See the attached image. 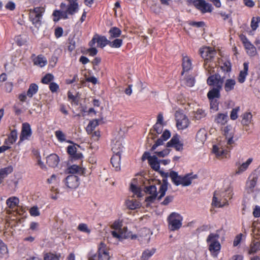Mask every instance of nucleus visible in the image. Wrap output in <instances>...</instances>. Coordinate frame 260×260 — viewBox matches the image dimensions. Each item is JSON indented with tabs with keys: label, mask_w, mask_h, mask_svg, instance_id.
<instances>
[{
	"label": "nucleus",
	"mask_w": 260,
	"mask_h": 260,
	"mask_svg": "<svg viewBox=\"0 0 260 260\" xmlns=\"http://www.w3.org/2000/svg\"><path fill=\"white\" fill-rule=\"evenodd\" d=\"M125 205L126 207L131 210H134L137 208H139L141 206V204L139 202L134 199L127 200L125 201Z\"/></svg>",
	"instance_id": "b1692460"
},
{
	"label": "nucleus",
	"mask_w": 260,
	"mask_h": 260,
	"mask_svg": "<svg viewBox=\"0 0 260 260\" xmlns=\"http://www.w3.org/2000/svg\"><path fill=\"white\" fill-rule=\"evenodd\" d=\"M212 151L218 158H223L224 157H226V155L228 153V151L217 145H214L213 146Z\"/></svg>",
	"instance_id": "5701e85b"
},
{
	"label": "nucleus",
	"mask_w": 260,
	"mask_h": 260,
	"mask_svg": "<svg viewBox=\"0 0 260 260\" xmlns=\"http://www.w3.org/2000/svg\"><path fill=\"white\" fill-rule=\"evenodd\" d=\"M66 184L70 188H76L79 184V178L75 175H69L66 179Z\"/></svg>",
	"instance_id": "2eb2a0df"
},
{
	"label": "nucleus",
	"mask_w": 260,
	"mask_h": 260,
	"mask_svg": "<svg viewBox=\"0 0 260 260\" xmlns=\"http://www.w3.org/2000/svg\"><path fill=\"white\" fill-rule=\"evenodd\" d=\"M84 171V169L75 165H72L68 168V172L71 174L78 173L79 174H83Z\"/></svg>",
	"instance_id": "f704fd0d"
},
{
	"label": "nucleus",
	"mask_w": 260,
	"mask_h": 260,
	"mask_svg": "<svg viewBox=\"0 0 260 260\" xmlns=\"http://www.w3.org/2000/svg\"><path fill=\"white\" fill-rule=\"evenodd\" d=\"M252 161V158H249L247 159V160L241 165L238 168V170L236 171V174H240L244 171H245L249 166V165L251 164Z\"/></svg>",
	"instance_id": "ea45409f"
},
{
	"label": "nucleus",
	"mask_w": 260,
	"mask_h": 260,
	"mask_svg": "<svg viewBox=\"0 0 260 260\" xmlns=\"http://www.w3.org/2000/svg\"><path fill=\"white\" fill-rule=\"evenodd\" d=\"M59 161V157L55 154H51L46 157V163L50 167H56Z\"/></svg>",
	"instance_id": "a211bd4d"
},
{
	"label": "nucleus",
	"mask_w": 260,
	"mask_h": 260,
	"mask_svg": "<svg viewBox=\"0 0 260 260\" xmlns=\"http://www.w3.org/2000/svg\"><path fill=\"white\" fill-rule=\"evenodd\" d=\"M260 22V17H255L252 18L251 21V27L253 30H255L258 26V23Z\"/></svg>",
	"instance_id": "09e8293b"
},
{
	"label": "nucleus",
	"mask_w": 260,
	"mask_h": 260,
	"mask_svg": "<svg viewBox=\"0 0 260 260\" xmlns=\"http://www.w3.org/2000/svg\"><path fill=\"white\" fill-rule=\"evenodd\" d=\"M98 256V260H109L110 258L109 249L103 242H101L99 245Z\"/></svg>",
	"instance_id": "ddd939ff"
},
{
	"label": "nucleus",
	"mask_w": 260,
	"mask_h": 260,
	"mask_svg": "<svg viewBox=\"0 0 260 260\" xmlns=\"http://www.w3.org/2000/svg\"><path fill=\"white\" fill-rule=\"evenodd\" d=\"M67 151L68 153L72 156L77 151V147L75 145H69L68 147Z\"/></svg>",
	"instance_id": "680f3d73"
},
{
	"label": "nucleus",
	"mask_w": 260,
	"mask_h": 260,
	"mask_svg": "<svg viewBox=\"0 0 260 260\" xmlns=\"http://www.w3.org/2000/svg\"><path fill=\"white\" fill-rule=\"evenodd\" d=\"M248 62H244L243 69L240 72L238 77V81L240 83H243L245 81L246 77L248 75Z\"/></svg>",
	"instance_id": "6ab92c4d"
},
{
	"label": "nucleus",
	"mask_w": 260,
	"mask_h": 260,
	"mask_svg": "<svg viewBox=\"0 0 260 260\" xmlns=\"http://www.w3.org/2000/svg\"><path fill=\"white\" fill-rule=\"evenodd\" d=\"M209 100L210 101L211 108L213 110H217L218 109V105L217 100L209 99Z\"/></svg>",
	"instance_id": "338daca9"
},
{
	"label": "nucleus",
	"mask_w": 260,
	"mask_h": 260,
	"mask_svg": "<svg viewBox=\"0 0 260 260\" xmlns=\"http://www.w3.org/2000/svg\"><path fill=\"white\" fill-rule=\"evenodd\" d=\"M162 126L161 124L155 123L153 126L154 131L158 134H160L162 131Z\"/></svg>",
	"instance_id": "774afa93"
},
{
	"label": "nucleus",
	"mask_w": 260,
	"mask_h": 260,
	"mask_svg": "<svg viewBox=\"0 0 260 260\" xmlns=\"http://www.w3.org/2000/svg\"><path fill=\"white\" fill-rule=\"evenodd\" d=\"M220 70L225 73V76L226 77H230L229 73L231 71V65L230 61H225L222 65L220 67Z\"/></svg>",
	"instance_id": "4c0bfd02"
},
{
	"label": "nucleus",
	"mask_w": 260,
	"mask_h": 260,
	"mask_svg": "<svg viewBox=\"0 0 260 260\" xmlns=\"http://www.w3.org/2000/svg\"><path fill=\"white\" fill-rule=\"evenodd\" d=\"M175 117L176 126L179 129H183L187 128L189 125V120L187 117L180 112H176Z\"/></svg>",
	"instance_id": "9b49d317"
},
{
	"label": "nucleus",
	"mask_w": 260,
	"mask_h": 260,
	"mask_svg": "<svg viewBox=\"0 0 260 260\" xmlns=\"http://www.w3.org/2000/svg\"><path fill=\"white\" fill-rule=\"evenodd\" d=\"M17 139V132L16 130H13L9 136L8 139L6 140L5 143L6 144H12L16 142Z\"/></svg>",
	"instance_id": "58836bf2"
},
{
	"label": "nucleus",
	"mask_w": 260,
	"mask_h": 260,
	"mask_svg": "<svg viewBox=\"0 0 260 260\" xmlns=\"http://www.w3.org/2000/svg\"><path fill=\"white\" fill-rule=\"evenodd\" d=\"M169 176L172 181V182L177 186L181 185V176H179L178 173L175 171H171L170 174L168 173H165V177L167 178ZM167 179V178H166Z\"/></svg>",
	"instance_id": "412c9836"
},
{
	"label": "nucleus",
	"mask_w": 260,
	"mask_h": 260,
	"mask_svg": "<svg viewBox=\"0 0 260 260\" xmlns=\"http://www.w3.org/2000/svg\"><path fill=\"white\" fill-rule=\"evenodd\" d=\"M18 198L15 197H10L6 201L7 206L11 209H14L19 204Z\"/></svg>",
	"instance_id": "c9c22d12"
},
{
	"label": "nucleus",
	"mask_w": 260,
	"mask_h": 260,
	"mask_svg": "<svg viewBox=\"0 0 260 260\" xmlns=\"http://www.w3.org/2000/svg\"><path fill=\"white\" fill-rule=\"evenodd\" d=\"M206 113L202 109H198L194 114V118L197 120H200L206 116Z\"/></svg>",
	"instance_id": "8fccbe9b"
},
{
	"label": "nucleus",
	"mask_w": 260,
	"mask_h": 260,
	"mask_svg": "<svg viewBox=\"0 0 260 260\" xmlns=\"http://www.w3.org/2000/svg\"><path fill=\"white\" fill-rule=\"evenodd\" d=\"M173 198L174 197L172 196H168L165 198V200L161 203V204L165 206L168 205L170 203L172 202Z\"/></svg>",
	"instance_id": "69168bd1"
},
{
	"label": "nucleus",
	"mask_w": 260,
	"mask_h": 260,
	"mask_svg": "<svg viewBox=\"0 0 260 260\" xmlns=\"http://www.w3.org/2000/svg\"><path fill=\"white\" fill-rule=\"evenodd\" d=\"M111 229L114 230L111 231L112 237L118 241H121L123 239L128 237L126 227H122V222L119 220L115 221L111 225Z\"/></svg>",
	"instance_id": "20e7f679"
},
{
	"label": "nucleus",
	"mask_w": 260,
	"mask_h": 260,
	"mask_svg": "<svg viewBox=\"0 0 260 260\" xmlns=\"http://www.w3.org/2000/svg\"><path fill=\"white\" fill-rule=\"evenodd\" d=\"M120 155L115 154L113 155L111 158V162L116 170L118 171L120 169Z\"/></svg>",
	"instance_id": "c85d7f7f"
},
{
	"label": "nucleus",
	"mask_w": 260,
	"mask_h": 260,
	"mask_svg": "<svg viewBox=\"0 0 260 260\" xmlns=\"http://www.w3.org/2000/svg\"><path fill=\"white\" fill-rule=\"evenodd\" d=\"M110 40H109V46L112 48H118L122 45L123 40L122 39L115 38L112 41Z\"/></svg>",
	"instance_id": "a18cd8bd"
},
{
	"label": "nucleus",
	"mask_w": 260,
	"mask_h": 260,
	"mask_svg": "<svg viewBox=\"0 0 260 260\" xmlns=\"http://www.w3.org/2000/svg\"><path fill=\"white\" fill-rule=\"evenodd\" d=\"M130 189L131 191L138 197H141V189L139 187H137L136 185H135L133 184H131Z\"/></svg>",
	"instance_id": "603ef678"
},
{
	"label": "nucleus",
	"mask_w": 260,
	"mask_h": 260,
	"mask_svg": "<svg viewBox=\"0 0 260 260\" xmlns=\"http://www.w3.org/2000/svg\"><path fill=\"white\" fill-rule=\"evenodd\" d=\"M200 54L204 59L205 63H208L213 62L216 52L212 48L205 47L200 49Z\"/></svg>",
	"instance_id": "0eeeda50"
},
{
	"label": "nucleus",
	"mask_w": 260,
	"mask_h": 260,
	"mask_svg": "<svg viewBox=\"0 0 260 260\" xmlns=\"http://www.w3.org/2000/svg\"><path fill=\"white\" fill-rule=\"evenodd\" d=\"M241 123L244 125H248L251 122L252 115L250 112H245L242 115Z\"/></svg>",
	"instance_id": "72a5a7b5"
},
{
	"label": "nucleus",
	"mask_w": 260,
	"mask_h": 260,
	"mask_svg": "<svg viewBox=\"0 0 260 260\" xmlns=\"http://www.w3.org/2000/svg\"><path fill=\"white\" fill-rule=\"evenodd\" d=\"M228 119V116L224 114H219L216 119V122L221 124H224Z\"/></svg>",
	"instance_id": "de8ad7c7"
},
{
	"label": "nucleus",
	"mask_w": 260,
	"mask_h": 260,
	"mask_svg": "<svg viewBox=\"0 0 260 260\" xmlns=\"http://www.w3.org/2000/svg\"><path fill=\"white\" fill-rule=\"evenodd\" d=\"M259 250H260V240L254 239L250 244L249 253L250 254L254 253Z\"/></svg>",
	"instance_id": "a878e982"
},
{
	"label": "nucleus",
	"mask_w": 260,
	"mask_h": 260,
	"mask_svg": "<svg viewBox=\"0 0 260 260\" xmlns=\"http://www.w3.org/2000/svg\"><path fill=\"white\" fill-rule=\"evenodd\" d=\"M191 61L190 59L187 56H183L182 59L183 72L182 75L185 72H187L191 69Z\"/></svg>",
	"instance_id": "393cba45"
},
{
	"label": "nucleus",
	"mask_w": 260,
	"mask_h": 260,
	"mask_svg": "<svg viewBox=\"0 0 260 260\" xmlns=\"http://www.w3.org/2000/svg\"><path fill=\"white\" fill-rule=\"evenodd\" d=\"M232 127L231 125L226 126L223 128V132L224 133V135H225L226 138H228V137H229V134L231 133H233L232 132Z\"/></svg>",
	"instance_id": "0e129e2a"
},
{
	"label": "nucleus",
	"mask_w": 260,
	"mask_h": 260,
	"mask_svg": "<svg viewBox=\"0 0 260 260\" xmlns=\"http://www.w3.org/2000/svg\"><path fill=\"white\" fill-rule=\"evenodd\" d=\"M96 42L98 46L103 48L107 45H109V40H108L105 36H100L96 35Z\"/></svg>",
	"instance_id": "473e14b6"
},
{
	"label": "nucleus",
	"mask_w": 260,
	"mask_h": 260,
	"mask_svg": "<svg viewBox=\"0 0 260 260\" xmlns=\"http://www.w3.org/2000/svg\"><path fill=\"white\" fill-rule=\"evenodd\" d=\"M216 64L214 62L210 63H204V67L206 70L208 72V74H212L215 73V67Z\"/></svg>",
	"instance_id": "49530a36"
},
{
	"label": "nucleus",
	"mask_w": 260,
	"mask_h": 260,
	"mask_svg": "<svg viewBox=\"0 0 260 260\" xmlns=\"http://www.w3.org/2000/svg\"><path fill=\"white\" fill-rule=\"evenodd\" d=\"M197 175L188 174L183 177H181V185L183 186H187L191 184L193 179L197 178Z\"/></svg>",
	"instance_id": "aec40b11"
},
{
	"label": "nucleus",
	"mask_w": 260,
	"mask_h": 260,
	"mask_svg": "<svg viewBox=\"0 0 260 260\" xmlns=\"http://www.w3.org/2000/svg\"><path fill=\"white\" fill-rule=\"evenodd\" d=\"M195 83V80L193 77L189 76L185 79V84L188 87H192Z\"/></svg>",
	"instance_id": "864d4df0"
},
{
	"label": "nucleus",
	"mask_w": 260,
	"mask_h": 260,
	"mask_svg": "<svg viewBox=\"0 0 260 260\" xmlns=\"http://www.w3.org/2000/svg\"><path fill=\"white\" fill-rule=\"evenodd\" d=\"M60 255L51 253H47L44 256V260H59Z\"/></svg>",
	"instance_id": "3c124183"
},
{
	"label": "nucleus",
	"mask_w": 260,
	"mask_h": 260,
	"mask_svg": "<svg viewBox=\"0 0 260 260\" xmlns=\"http://www.w3.org/2000/svg\"><path fill=\"white\" fill-rule=\"evenodd\" d=\"M155 252V249L152 248L151 249H146L142 253L141 256L142 260H148Z\"/></svg>",
	"instance_id": "79ce46f5"
},
{
	"label": "nucleus",
	"mask_w": 260,
	"mask_h": 260,
	"mask_svg": "<svg viewBox=\"0 0 260 260\" xmlns=\"http://www.w3.org/2000/svg\"><path fill=\"white\" fill-rule=\"evenodd\" d=\"M232 194L227 191H215L214 193L212 204L215 207L220 208L228 205V199L232 198Z\"/></svg>",
	"instance_id": "7ed1b4c3"
},
{
	"label": "nucleus",
	"mask_w": 260,
	"mask_h": 260,
	"mask_svg": "<svg viewBox=\"0 0 260 260\" xmlns=\"http://www.w3.org/2000/svg\"><path fill=\"white\" fill-rule=\"evenodd\" d=\"M241 40H242V42H243V43L244 44L245 48L246 50L247 53L250 56H254V55H255L256 53V48L254 46V45H252L248 41V40L245 37H244V36L242 37Z\"/></svg>",
	"instance_id": "dca6fc26"
},
{
	"label": "nucleus",
	"mask_w": 260,
	"mask_h": 260,
	"mask_svg": "<svg viewBox=\"0 0 260 260\" xmlns=\"http://www.w3.org/2000/svg\"><path fill=\"white\" fill-rule=\"evenodd\" d=\"M55 136L58 141L60 142H64L66 140V136L62 133V132L60 131H57L55 132Z\"/></svg>",
	"instance_id": "6e6d98bb"
},
{
	"label": "nucleus",
	"mask_w": 260,
	"mask_h": 260,
	"mask_svg": "<svg viewBox=\"0 0 260 260\" xmlns=\"http://www.w3.org/2000/svg\"><path fill=\"white\" fill-rule=\"evenodd\" d=\"M221 88H213L207 93V96L209 99H215L220 97V90Z\"/></svg>",
	"instance_id": "2f4dec72"
},
{
	"label": "nucleus",
	"mask_w": 260,
	"mask_h": 260,
	"mask_svg": "<svg viewBox=\"0 0 260 260\" xmlns=\"http://www.w3.org/2000/svg\"><path fill=\"white\" fill-rule=\"evenodd\" d=\"M207 132L204 128L200 129L196 135L197 140L199 142L203 143L206 140Z\"/></svg>",
	"instance_id": "7c9ffc66"
},
{
	"label": "nucleus",
	"mask_w": 260,
	"mask_h": 260,
	"mask_svg": "<svg viewBox=\"0 0 260 260\" xmlns=\"http://www.w3.org/2000/svg\"><path fill=\"white\" fill-rule=\"evenodd\" d=\"M149 164L151 168L155 171H158L159 169L160 161L156 155H153L149 160Z\"/></svg>",
	"instance_id": "c756f323"
},
{
	"label": "nucleus",
	"mask_w": 260,
	"mask_h": 260,
	"mask_svg": "<svg viewBox=\"0 0 260 260\" xmlns=\"http://www.w3.org/2000/svg\"><path fill=\"white\" fill-rule=\"evenodd\" d=\"M183 146V144L180 141L179 136L177 135L173 136L171 140L167 143V147H173L177 151L182 150Z\"/></svg>",
	"instance_id": "4468645a"
},
{
	"label": "nucleus",
	"mask_w": 260,
	"mask_h": 260,
	"mask_svg": "<svg viewBox=\"0 0 260 260\" xmlns=\"http://www.w3.org/2000/svg\"><path fill=\"white\" fill-rule=\"evenodd\" d=\"M109 34V40L117 38L120 36L121 34V30L117 27H112L110 29Z\"/></svg>",
	"instance_id": "bb28decb"
},
{
	"label": "nucleus",
	"mask_w": 260,
	"mask_h": 260,
	"mask_svg": "<svg viewBox=\"0 0 260 260\" xmlns=\"http://www.w3.org/2000/svg\"><path fill=\"white\" fill-rule=\"evenodd\" d=\"M188 2L202 13L211 12L212 10V5L204 0H188Z\"/></svg>",
	"instance_id": "1a4fd4ad"
},
{
	"label": "nucleus",
	"mask_w": 260,
	"mask_h": 260,
	"mask_svg": "<svg viewBox=\"0 0 260 260\" xmlns=\"http://www.w3.org/2000/svg\"><path fill=\"white\" fill-rule=\"evenodd\" d=\"M240 110V107H237L233 109L231 113L230 117L232 120H236L238 117V112Z\"/></svg>",
	"instance_id": "13d9d810"
},
{
	"label": "nucleus",
	"mask_w": 260,
	"mask_h": 260,
	"mask_svg": "<svg viewBox=\"0 0 260 260\" xmlns=\"http://www.w3.org/2000/svg\"><path fill=\"white\" fill-rule=\"evenodd\" d=\"M45 12L43 7H38L33 9L29 10V19L32 24L37 28H39L42 24L43 14Z\"/></svg>",
	"instance_id": "39448f33"
},
{
	"label": "nucleus",
	"mask_w": 260,
	"mask_h": 260,
	"mask_svg": "<svg viewBox=\"0 0 260 260\" xmlns=\"http://www.w3.org/2000/svg\"><path fill=\"white\" fill-rule=\"evenodd\" d=\"M27 37L25 35H19L15 37V41L18 46L24 45L27 41Z\"/></svg>",
	"instance_id": "c03bdc74"
},
{
	"label": "nucleus",
	"mask_w": 260,
	"mask_h": 260,
	"mask_svg": "<svg viewBox=\"0 0 260 260\" xmlns=\"http://www.w3.org/2000/svg\"><path fill=\"white\" fill-rule=\"evenodd\" d=\"M99 125V120L97 119L93 120L90 121L89 124L87 126L88 130L93 131V129L95 128V127Z\"/></svg>",
	"instance_id": "052dcab7"
},
{
	"label": "nucleus",
	"mask_w": 260,
	"mask_h": 260,
	"mask_svg": "<svg viewBox=\"0 0 260 260\" xmlns=\"http://www.w3.org/2000/svg\"><path fill=\"white\" fill-rule=\"evenodd\" d=\"M53 76L50 74L46 75L42 79V83L44 84H48L53 79Z\"/></svg>",
	"instance_id": "bf43d9fd"
},
{
	"label": "nucleus",
	"mask_w": 260,
	"mask_h": 260,
	"mask_svg": "<svg viewBox=\"0 0 260 260\" xmlns=\"http://www.w3.org/2000/svg\"><path fill=\"white\" fill-rule=\"evenodd\" d=\"M29 213L32 216H38L40 215V211L37 206H33L29 210Z\"/></svg>",
	"instance_id": "4d7b16f0"
},
{
	"label": "nucleus",
	"mask_w": 260,
	"mask_h": 260,
	"mask_svg": "<svg viewBox=\"0 0 260 260\" xmlns=\"http://www.w3.org/2000/svg\"><path fill=\"white\" fill-rule=\"evenodd\" d=\"M170 153V149H165L163 150L162 151H156L155 152V153L157 154V155L159 157H164L166 155H167Z\"/></svg>",
	"instance_id": "e2e57ef3"
},
{
	"label": "nucleus",
	"mask_w": 260,
	"mask_h": 260,
	"mask_svg": "<svg viewBox=\"0 0 260 260\" xmlns=\"http://www.w3.org/2000/svg\"><path fill=\"white\" fill-rule=\"evenodd\" d=\"M225 78V76H221L219 73H215L208 78L207 82L210 86H215V88H222V84Z\"/></svg>",
	"instance_id": "6e6552de"
},
{
	"label": "nucleus",
	"mask_w": 260,
	"mask_h": 260,
	"mask_svg": "<svg viewBox=\"0 0 260 260\" xmlns=\"http://www.w3.org/2000/svg\"><path fill=\"white\" fill-rule=\"evenodd\" d=\"M236 84V81L234 79H227L224 81V89L226 92L233 90Z\"/></svg>",
	"instance_id": "4be33fe9"
},
{
	"label": "nucleus",
	"mask_w": 260,
	"mask_h": 260,
	"mask_svg": "<svg viewBox=\"0 0 260 260\" xmlns=\"http://www.w3.org/2000/svg\"><path fill=\"white\" fill-rule=\"evenodd\" d=\"M78 229L83 232L88 234L90 233V230L88 229V226L85 223H80L78 226Z\"/></svg>",
	"instance_id": "5fc2aeb1"
},
{
	"label": "nucleus",
	"mask_w": 260,
	"mask_h": 260,
	"mask_svg": "<svg viewBox=\"0 0 260 260\" xmlns=\"http://www.w3.org/2000/svg\"><path fill=\"white\" fill-rule=\"evenodd\" d=\"M31 58L34 65L41 68L46 66L47 63V59L42 55H39L36 56L35 54H32Z\"/></svg>",
	"instance_id": "f3484780"
},
{
	"label": "nucleus",
	"mask_w": 260,
	"mask_h": 260,
	"mask_svg": "<svg viewBox=\"0 0 260 260\" xmlns=\"http://www.w3.org/2000/svg\"><path fill=\"white\" fill-rule=\"evenodd\" d=\"M169 228L171 231H176L179 229L182 225V217L176 213H172L168 218Z\"/></svg>",
	"instance_id": "423d86ee"
},
{
	"label": "nucleus",
	"mask_w": 260,
	"mask_h": 260,
	"mask_svg": "<svg viewBox=\"0 0 260 260\" xmlns=\"http://www.w3.org/2000/svg\"><path fill=\"white\" fill-rule=\"evenodd\" d=\"M219 235L216 234H210L207 239V242L209 243V250L211 252L218 251L220 249V244L218 240Z\"/></svg>",
	"instance_id": "9d476101"
},
{
	"label": "nucleus",
	"mask_w": 260,
	"mask_h": 260,
	"mask_svg": "<svg viewBox=\"0 0 260 260\" xmlns=\"http://www.w3.org/2000/svg\"><path fill=\"white\" fill-rule=\"evenodd\" d=\"M39 89L38 86L35 83H31L27 90V95L29 98H32L34 95L36 94Z\"/></svg>",
	"instance_id": "e433bc0d"
},
{
	"label": "nucleus",
	"mask_w": 260,
	"mask_h": 260,
	"mask_svg": "<svg viewBox=\"0 0 260 260\" xmlns=\"http://www.w3.org/2000/svg\"><path fill=\"white\" fill-rule=\"evenodd\" d=\"M0 256L7 257L8 256V250L5 244L0 240Z\"/></svg>",
	"instance_id": "37998d69"
},
{
	"label": "nucleus",
	"mask_w": 260,
	"mask_h": 260,
	"mask_svg": "<svg viewBox=\"0 0 260 260\" xmlns=\"http://www.w3.org/2000/svg\"><path fill=\"white\" fill-rule=\"evenodd\" d=\"M122 148L123 146L122 144L119 141H116L115 143L113 144L112 148V150L113 151L114 154L121 155Z\"/></svg>",
	"instance_id": "a19ab883"
},
{
	"label": "nucleus",
	"mask_w": 260,
	"mask_h": 260,
	"mask_svg": "<svg viewBox=\"0 0 260 260\" xmlns=\"http://www.w3.org/2000/svg\"><path fill=\"white\" fill-rule=\"evenodd\" d=\"M13 168L12 167H8L0 170V184L3 181V179L6 178L8 174L12 173Z\"/></svg>",
	"instance_id": "cd10ccee"
},
{
	"label": "nucleus",
	"mask_w": 260,
	"mask_h": 260,
	"mask_svg": "<svg viewBox=\"0 0 260 260\" xmlns=\"http://www.w3.org/2000/svg\"><path fill=\"white\" fill-rule=\"evenodd\" d=\"M68 4L62 3L60 4V9L53 12L54 21H58L60 19L68 18V15H73L79 10V0H66Z\"/></svg>",
	"instance_id": "f257e3e1"
},
{
	"label": "nucleus",
	"mask_w": 260,
	"mask_h": 260,
	"mask_svg": "<svg viewBox=\"0 0 260 260\" xmlns=\"http://www.w3.org/2000/svg\"><path fill=\"white\" fill-rule=\"evenodd\" d=\"M145 191L150 196L146 197L145 201L149 203H152L157 198L158 200H160L166 194L168 190V182L166 179L162 180V183L160 185L158 192H157V188L155 185H150L145 187Z\"/></svg>",
	"instance_id": "f03ea898"
},
{
	"label": "nucleus",
	"mask_w": 260,
	"mask_h": 260,
	"mask_svg": "<svg viewBox=\"0 0 260 260\" xmlns=\"http://www.w3.org/2000/svg\"><path fill=\"white\" fill-rule=\"evenodd\" d=\"M32 134L30 124L27 122L22 124L21 132L20 136V139L18 143L25 140H28Z\"/></svg>",
	"instance_id": "f8f14e48"
}]
</instances>
